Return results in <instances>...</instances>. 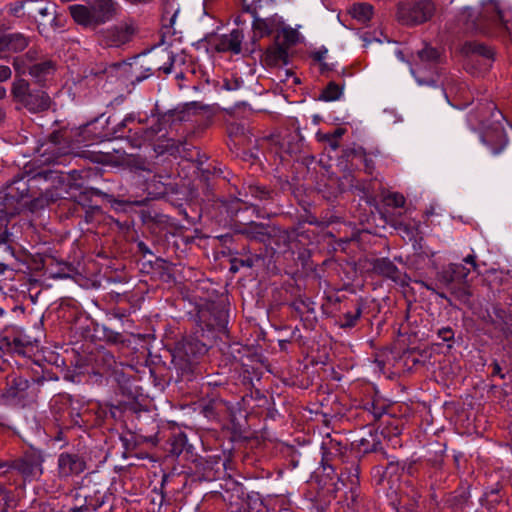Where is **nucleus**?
I'll return each mask as SVG.
<instances>
[{
    "label": "nucleus",
    "mask_w": 512,
    "mask_h": 512,
    "mask_svg": "<svg viewBox=\"0 0 512 512\" xmlns=\"http://www.w3.org/2000/svg\"><path fill=\"white\" fill-rule=\"evenodd\" d=\"M475 28L488 35L499 31L510 33L512 30V9L503 0H485L474 22Z\"/></svg>",
    "instance_id": "obj_1"
},
{
    "label": "nucleus",
    "mask_w": 512,
    "mask_h": 512,
    "mask_svg": "<svg viewBox=\"0 0 512 512\" xmlns=\"http://www.w3.org/2000/svg\"><path fill=\"white\" fill-rule=\"evenodd\" d=\"M68 9L78 25L96 28L114 19L119 5L115 0H86L85 4H74Z\"/></svg>",
    "instance_id": "obj_2"
},
{
    "label": "nucleus",
    "mask_w": 512,
    "mask_h": 512,
    "mask_svg": "<svg viewBox=\"0 0 512 512\" xmlns=\"http://www.w3.org/2000/svg\"><path fill=\"white\" fill-rule=\"evenodd\" d=\"M479 117L482 123L481 141L490 148L493 155L500 154L508 143L502 113L490 102L480 109Z\"/></svg>",
    "instance_id": "obj_3"
},
{
    "label": "nucleus",
    "mask_w": 512,
    "mask_h": 512,
    "mask_svg": "<svg viewBox=\"0 0 512 512\" xmlns=\"http://www.w3.org/2000/svg\"><path fill=\"white\" fill-rule=\"evenodd\" d=\"M11 96L19 107L25 108L30 113L47 111L52 103L47 92L42 89H32L29 82L23 78L13 81Z\"/></svg>",
    "instance_id": "obj_4"
},
{
    "label": "nucleus",
    "mask_w": 512,
    "mask_h": 512,
    "mask_svg": "<svg viewBox=\"0 0 512 512\" xmlns=\"http://www.w3.org/2000/svg\"><path fill=\"white\" fill-rule=\"evenodd\" d=\"M435 13V5L430 0H418L413 3L399 2L396 16L405 25H417L432 18Z\"/></svg>",
    "instance_id": "obj_5"
},
{
    "label": "nucleus",
    "mask_w": 512,
    "mask_h": 512,
    "mask_svg": "<svg viewBox=\"0 0 512 512\" xmlns=\"http://www.w3.org/2000/svg\"><path fill=\"white\" fill-rule=\"evenodd\" d=\"M44 457L38 450H30L22 457L12 462L15 469L25 481L39 479L43 474Z\"/></svg>",
    "instance_id": "obj_6"
},
{
    "label": "nucleus",
    "mask_w": 512,
    "mask_h": 512,
    "mask_svg": "<svg viewBox=\"0 0 512 512\" xmlns=\"http://www.w3.org/2000/svg\"><path fill=\"white\" fill-rule=\"evenodd\" d=\"M137 30L133 20H124L103 32V41L110 47H120L131 41Z\"/></svg>",
    "instance_id": "obj_7"
},
{
    "label": "nucleus",
    "mask_w": 512,
    "mask_h": 512,
    "mask_svg": "<svg viewBox=\"0 0 512 512\" xmlns=\"http://www.w3.org/2000/svg\"><path fill=\"white\" fill-rule=\"evenodd\" d=\"M53 173L51 171H41L29 177L26 182L19 181L17 189L21 191L22 197H36L37 193L34 189H39L41 192L48 191V182L52 178Z\"/></svg>",
    "instance_id": "obj_8"
},
{
    "label": "nucleus",
    "mask_w": 512,
    "mask_h": 512,
    "mask_svg": "<svg viewBox=\"0 0 512 512\" xmlns=\"http://www.w3.org/2000/svg\"><path fill=\"white\" fill-rule=\"evenodd\" d=\"M85 469V461L77 454L61 453L58 457V474L61 478L77 476Z\"/></svg>",
    "instance_id": "obj_9"
},
{
    "label": "nucleus",
    "mask_w": 512,
    "mask_h": 512,
    "mask_svg": "<svg viewBox=\"0 0 512 512\" xmlns=\"http://www.w3.org/2000/svg\"><path fill=\"white\" fill-rule=\"evenodd\" d=\"M15 70L19 74L29 73L30 76L35 78L38 82L45 80L55 70V64L51 60H43L38 63L30 65L27 69L22 65L20 58H16L13 62Z\"/></svg>",
    "instance_id": "obj_10"
},
{
    "label": "nucleus",
    "mask_w": 512,
    "mask_h": 512,
    "mask_svg": "<svg viewBox=\"0 0 512 512\" xmlns=\"http://www.w3.org/2000/svg\"><path fill=\"white\" fill-rule=\"evenodd\" d=\"M29 3L32 5L30 13L37 19L39 29L41 27L44 29L54 23L56 12L54 4L44 3L43 1H31Z\"/></svg>",
    "instance_id": "obj_11"
},
{
    "label": "nucleus",
    "mask_w": 512,
    "mask_h": 512,
    "mask_svg": "<svg viewBox=\"0 0 512 512\" xmlns=\"http://www.w3.org/2000/svg\"><path fill=\"white\" fill-rule=\"evenodd\" d=\"M28 39L21 33L0 35V52H20L28 46Z\"/></svg>",
    "instance_id": "obj_12"
},
{
    "label": "nucleus",
    "mask_w": 512,
    "mask_h": 512,
    "mask_svg": "<svg viewBox=\"0 0 512 512\" xmlns=\"http://www.w3.org/2000/svg\"><path fill=\"white\" fill-rule=\"evenodd\" d=\"M463 53L472 59L482 57L484 64L488 67L493 61L494 52L491 48L477 42H467L463 46Z\"/></svg>",
    "instance_id": "obj_13"
},
{
    "label": "nucleus",
    "mask_w": 512,
    "mask_h": 512,
    "mask_svg": "<svg viewBox=\"0 0 512 512\" xmlns=\"http://www.w3.org/2000/svg\"><path fill=\"white\" fill-rule=\"evenodd\" d=\"M476 260L477 256L472 253L463 259L464 264L451 263L453 270H455L456 277L458 278V283H465L471 271H478Z\"/></svg>",
    "instance_id": "obj_14"
},
{
    "label": "nucleus",
    "mask_w": 512,
    "mask_h": 512,
    "mask_svg": "<svg viewBox=\"0 0 512 512\" xmlns=\"http://www.w3.org/2000/svg\"><path fill=\"white\" fill-rule=\"evenodd\" d=\"M174 60L175 57L171 50L162 49L160 52L153 55V67L156 70L163 71L165 74H169L172 71Z\"/></svg>",
    "instance_id": "obj_15"
},
{
    "label": "nucleus",
    "mask_w": 512,
    "mask_h": 512,
    "mask_svg": "<svg viewBox=\"0 0 512 512\" xmlns=\"http://www.w3.org/2000/svg\"><path fill=\"white\" fill-rule=\"evenodd\" d=\"M373 269L376 273L387 277L393 281L400 280L401 273L396 265L387 258L378 259L373 265Z\"/></svg>",
    "instance_id": "obj_16"
},
{
    "label": "nucleus",
    "mask_w": 512,
    "mask_h": 512,
    "mask_svg": "<svg viewBox=\"0 0 512 512\" xmlns=\"http://www.w3.org/2000/svg\"><path fill=\"white\" fill-rule=\"evenodd\" d=\"M10 200L0 202V244L8 242L9 233L7 231V224L10 218L15 214L10 208Z\"/></svg>",
    "instance_id": "obj_17"
},
{
    "label": "nucleus",
    "mask_w": 512,
    "mask_h": 512,
    "mask_svg": "<svg viewBox=\"0 0 512 512\" xmlns=\"http://www.w3.org/2000/svg\"><path fill=\"white\" fill-rule=\"evenodd\" d=\"M242 40V32L238 29H234L228 35L223 37L221 44L224 50H229L235 54H238L241 52Z\"/></svg>",
    "instance_id": "obj_18"
},
{
    "label": "nucleus",
    "mask_w": 512,
    "mask_h": 512,
    "mask_svg": "<svg viewBox=\"0 0 512 512\" xmlns=\"http://www.w3.org/2000/svg\"><path fill=\"white\" fill-rule=\"evenodd\" d=\"M374 8L369 3H356L349 9L350 15L359 22L366 23L373 15Z\"/></svg>",
    "instance_id": "obj_19"
},
{
    "label": "nucleus",
    "mask_w": 512,
    "mask_h": 512,
    "mask_svg": "<svg viewBox=\"0 0 512 512\" xmlns=\"http://www.w3.org/2000/svg\"><path fill=\"white\" fill-rule=\"evenodd\" d=\"M343 94V87L336 84L335 82H330L326 88L322 91L319 99L330 102V101H336L340 99V97Z\"/></svg>",
    "instance_id": "obj_20"
},
{
    "label": "nucleus",
    "mask_w": 512,
    "mask_h": 512,
    "mask_svg": "<svg viewBox=\"0 0 512 512\" xmlns=\"http://www.w3.org/2000/svg\"><path fill=\"white\" fill-rule=\"evenodd\" d=\"M436 278L444 287H450L454 282H458L455 270H453L451 264L443 267L442 270L437 273Z\"/></svg>",
    "instance_id": "obj_21"
},
{
    "label": "nucleus",
    "mask_w": 512,
    "mask_h": 512,
    "mask_svg": "<svg viewBox=\"0 0 512 512\" xmlns=\"http://www.w3.org/2000/svg\"><path fill=\"white\" fill-rule=\"evenodd\" d=\"M362 315L361 306H357L354 311H348L339 320L341 328H352L356 325Z\"/></svg>",
    "instance_id": "obj_22"
},
{
    "label": "nucleus",
    "mask_w": 512,
    "mask_h": 512,
    "mask_svg": "<svg viewBox=\"0 0 512 512\" xmlns=\"http://www.w3.org/2000/svg\"><path fill=\"white\" fill-rule=\"evenodd\" d=\"M178 13H179L178 7L173 8L172 6H170V7H166L164 9L163 16H162L163 27L165 29H171L173 34L176 32L174 27H175Z\"/></svg>",
    "instance_id": "obj_23"
},
{
    "label": "nucleus",
    "mask_w": 512,
    "mask_h": 512,
    "mask_svg": "<svg viewBox=\"0 0 512 512\" xmlns=\"http://www.w3.org/2000/svg\"><path fill=\"white\" fill-rule=\"evenodd\" d=\"M417 57L422 64H430L436 61L439 53L433 47L425 46L417 52Z\"/></svg>",
    "instance_id": "obj_24"
},
{
    "label": "nucleus",
    "mask_w": 512,
    "mask_h": 512,
    "mask_svg": "<svg viewBox=\"0 0 512 512\" xmlns=\"http://www.w3.org/2000/svg\"><path fill=\"white\" fill-rule=\"evenodd\" d=\"M186 436L184 434H179L174 437L172 443H171V453L174 455H180L183 451V448L186 444Z\"/></svg>",
    "instance_id": "obj_25"
},
{
    "label": "nucleus",
    "mask_w": 512,
    "mask_h": 512,
    "mask_svg": "<svg viewBox=\"0 0 512 512\" xmlns=\"http://www.w3.org/2000/svg\"><path fill=\"white\" fill-rule=\"evenodd\" d=\"M253 29L258 31L261 36L264 34H269L271 31L270 24L267 22V20L259 17L254 18Z\"/></svg>",
    "instance_id": "obj_26"
},
{
    "label": "nucleus",
    "mask_w": 512,
    "mask_h": 512,
    "mask_svg": "<svg viewBox=\"0 0 512 512\" xmlns=\"http://www.w3.org/2000/svg\"><path fill=\"white\" fill-rule=\"evenodd\" d=\"M387 204L394 207H403L405 204V198L399 193H392L386 198Z\"/></svg>",
    "instance_id": "obj_27"
},
{
    "label": "nucleus",
    "mask_w": 512,
    "mask_h": 512,
    "mask_svg": "<svg viewBox=\"0 0 512 512\" xmlns=\"http://www.w3.org/2000/svg\"><path fill=\"white\" fill-rule=\"evenodd\" d=\"M248 189L249 193L255 198L264 199L268 196V191L263 187L257 185H250Z\"/></svg>",
    "instance_id": "obj_28"
},
{
    "label": "nucleus",
    "mask_w": 512,
    "mask_h": 512,
    "mask_svg": "<svg viewBox=\"0 0 512 512\" xmlns=\"http://www.w3.org/2000/svg\"><path fill=\"white\" fill-rule=\"evenodd\" d=\"M194 347L197 348V352L199 353L202 352L204 348L203 345H199L198 343H192L190 341H186L182 344V349L184 350L187 356H189L190 354H195Z\"/></svg>",
    "instance_id": "obj_29"
},
{
    "label": "nucleus",
    "mask_w": 512,
    "mask_h": 512,
    "mask_svg": "<svg viewBox=\"0 0 512 512\" xmlns=\"http://www.w3.org/2000/svg\"><path fill=\"white\" fill-rule=\"evenodd\" d=\"M284 39L289 44H294L298 40V32L292 28H284L282 30Z\"/></svg>",
    "instance_id": "obj_30"
},
{
    "label": "nucleus",
    "mask_w": 512,
    "mask_h": 512,
    "mask_svg": "<svg viewBox=\"0 0 512 512\" xmlns=\"http://www.w3.org/2000/svg\"><path fill=\"white\" fill-rule=\"evenodd\" d=\"M317 138L319 141H325L329 144L332 150H337L339 147V142L330 135V133L325 134H317Z\"/></svg>",
    "instance_id": "obj_31"
},
{
    "label": "nucleus",
    "mask_w": 512,
    "mask_h": 512,
    "mask_svg": "<svg viewBox=\"0 0 512 512\" xmlns=\"http://www.w3.org/2000/svg\"><path fill=\"white\" fill-rule=\"evenodd\" d=\"M24 5V2H16L14 4L9 5V13L13 16L20 17L22 15Z\"/></svg>",
    "instance_id": "obj_32"
},
{
    "label": "nucleus",
    "mask_w": 512,
    "mask_h": 512,
    "mask_svg": "<svg viewBox=\"0 0 512 512\" xmlns=\"http://www.w3.org/2000/svg\"><path fill=\"white\" fill-rule=\"evenodd\" d=\"M411 73L414 75V77L416 78L417 82L422 85V84H432L433 81H424L422 78H420V73L422 71V67L420 64H416L415 67H411Z\"/></svg>",
    "instance_id": "obj_33"
},
{
    "label": "nucleus",
    "mask_w": 512,
    "mask_h": 512,
    "mask_svg": "<svg viewBox=\"0 0 512 512\" xmlns=\"http://www.w3.org/2000/svg\"><path fill=\"white\" fill-rule=\"evenodd\" d=\"M12 75V71L10 67L5 65H0V83L7 81Z\"/></svg>",
    "instance_id": "obj_34"
},
{
    "label": "nucleus",
    "mask_w": 512,
    "mask_h": 512,
    "mask_svg": "<svg viewBox=\"0 0 512 512\" xmlns=\"http://www.w3.org/2000/svg\"><path fill=\"white\" fill-rule=\"evenodd\" d=\"M268 56L273 57V60L277 61L283 59L286 56V51L282 48H278L271 52Z\"/></svg>",
    "instance_id": "obj_35"
},
{
    "label": "nucleus",
    "mask_w": 512,
    "mask_h": 512,
    "mask_svg": "<svg viewBox=\"0 0 512 512\" xmlns=\"http://www.w3.org/2000/svg\"><path fill=\"white\" fill-rule=\"evenodd\" d=\"M363 162H364V165H365V168H366V171L368 173H372L373 169H374V162H373V159L372 157L368 156V155H364L363 156Z\"/></svg>",
    "instance_id": "obj_36"
},
{
    "label": "nucleus",
    "mask_w": 512,
    "mask_h": 512,
    "mask_svg": "<svg viewBox=\"0 0 512 512\" xmlns=\"http://www.w3.org/2000/svg\"><path fill=\"white\" fill-rule=\"evenodd\" d=\"M3 500L5 501V506L6 507H14L15 506L14 499H13L12 494L10 492L3 491Z\"/></svg>",
    "instance_id": "obj_37"
},
{
    "label": "nucleus",
    "mask_w": 512,
    "mask_h": 512,
    "mask_svg": "<svg viewBox=\"0 0 512 512\" xmlns=\"http://www.w3.org/2000/svg\"><path fill=\"white\" fill-rule=\"evenodd\" d=\"M58 512H88V507L85 504H82L68 509H62Z\"/></svg>",
    "instance_id": "obj_38"
},
{
    "label": "nucleus",
    "mask_w": 512,
    "mask_h": 512,
    "mask_svg": "<svg viewBox=\"0 0 512 512\" xmlns=\"http://www.w3.org/2000/svg\"><path fill=\"white\" fill-rule=\"evenodd\" d=\"M492 367H493V375H497L499 376L501 379H504L505 378V375L501 372V367L499 365L498 362L494 361L492 363Z\"/></svg>",
    "instance_id": "obj_39"
},
{
    "label": "nucleus",
    "mask_w": 512,
    "mask_h": 512,
    "mask_svg": "<svg viewBox=\"0 0 512 512\" xmlns=\"http://www.w3.org/2000/svg\"><path fill=\"white\" fill-rule=\"evenodd\" d=\"M11 468H12V463L9 464L8 462L0 461V477L4 476Z\"/></svg>",
    "instance_id": "obj_40"
},
{
    "label": "nucleus",
    "mask_w": 512,
    "mask_h": 512,
    "mask_svg": "<svg viewBox=\"0 0 512 512\" xmlns=\"http://www.w3.org/2000/svg\"><path fill=\"white\" fill-rule=\"evenodd\" d=\"M344 133L345 130L343 128H337L333 133H330V135L333 136V138L338 141V139L342 137Z\"/></svg>",
    "instance_id": "obj_41"
},
{
    "label": "nucleus",
    "mask_w": 512,
    "mask_h": 512,
    "mask_svg": "<svg viewBox=\"0 0 512 512\" xmlns=\"http://www.w3.org/2000/svg\"><path fill=\"white\" fill-rule=\"evenodd\" d=\"M440 335H442V338L447 341L452 337V331L451 329H445L443 331H440Z\"/></svg>",
    "instance_id": "obj_42"
},
{
    "label": "nucleus",
    "mask_w": 512,
    "mask_h": 512,
    "mask_svg": "<svg viewBox=\"0 0 512 512\" xmlns=\"http://www.w3.org/2000/svg\"><path fill=\"white\" fill-rule=\"evenodd\" d=\"M419 283H420L422 286H424L426 289H428V290H430V291H432V292H436L435 288H434L432 285L427 284V283H425V282H423V281H419Z\"/></svg>",
    "instance_id": "obj_43"
},
{
    "label": "nucleus",
    "mask_w": 512,
    "mask_h": 512,
    "mask_svg": "<svg viewBox=\"0 0 512 512\" xmlns=\"http://www.w3.org/2000/svg\"><path fill=\"white\" fill-rule=\"evenodd\" d=\"M126 1L131 4H143V3H148L151 0H126Z\"/></svg>",
    "instance_id": "obj_44"
},
{
    "label": "nucleus",
    "mask_w": 512,
    "mask_h": 512,
    "mask_svg": "<svg viewBox=\"0 0 512 512\" xmlns=\"http://www.w3.org/2000/svg\"><path fill=\"white\" fill-rule=\"evenodd\" d=\"M7 96V91L3 86H0V100L4 99Z\"/></svg>",
    "instance_id": "obj_45"
},
{
    "label": "nucleus",
    "mask_w": 512,
    "mask_h": 512,
    "mask_svg": "<svg viewBox=\"0 0 512 512\" xmlns=\"http://www.w3.org/2000/svg\"><path fill=\"white\" fill-rule=\"evenodd\" d=\"M363 41L365 42V45L371 44L373 42V39L370 38L367 34L363 35Z\"/></svg>",
    "instance_id": "obj_46"
},
{
    "label": "nucleus",
    "mask_w": 512,
    "mask_h": 512,
    "mask_svg": "<svg viewBox=\"0 0 512 512\" xmlns=\"http://www.w3.org/2000/svg\"><path fill=\"white\" fill-rule=\"evenodd\" d=\"M5 119V111L0 108V123Z\"/></svg>",
    "instance_id": "obj_47"
},
{
    "label": "nucleus",
    "mask_w": 512,
    "mask_h": 512,
    "mask_svg": "<svg viewBox=\"0 0 512 512\" xmlns=\"http://www.w3.org/2000/svg\"><path fill=\"white\" fill-rule=\"evenodd\" d=\"M397 468L398 467L396 465H394L392 462L389 464V467H388V469H391L393 471L397 470Z\"/></svg>",
    "instance_id": "obj_48"
},
{
    "label": "nucleus",
    "mask_w": 512,
    "mask_h": 512,
    "mask_svg": "<svg viewBox=\"0 0 512 512\" xmlns=\"http://www.w3.org/2000/svg\"><path fill=\"white\" fill-rule=\"evenodd\" d=\"M129 120H130L129 118H125V119L120 123V127H124V126H126V123H127Z\"/></svg>",
    "instance_id": "obj_49"
},
{
    "label": "nucleus",
    "mask_w": 512,
    "mask_h": 512,
    "mask_svg": "<svg viewBox=\"0 0 512 512\" xmlns=\"http://www.w3.org/2000/svg\"><path fill=\"white\" fill-rule=\"evenodd\" d=\"M440 92H441V94H442V95H443V96L448 100V98H447V96H446L445 91H444L443 89H441V91H440Z\"/></svg>",
    "instance_id": "obj_50"
},
{
    "label": "nucleus",
    "mask_w": 512,
    "mask_h": 512,
    "mask_svg": "<svg viewBox=\"0 0 512 512\" xmlns=\"http://www.w3.org/2000/svg\"><path fill=\"white\" fill-rule=\"evenodd\" d=\"M8 508H9V507H4V508L1 510V512H9V511H8Z\"/></svg>",
    "instance_id": "obj_51"
},
{
    "label": "nucleus",
    "mask_w": 512,
    "mask_h": 512,
    "mask_svg": "<svg viewBox=\"0 0 512 512\" xmlns=\"http://www.w3.org/2000/svg\"><path fill=\"white\" fill-rule=\"evenodd\" d=\"M441 298H446L445 294L443 293H437Z\"/></svg>",
    "instance_id": "obj_52"
},
{
    "label": "nucleus",
    "mask_w": 512,
    "mask_h": 512,
    "mask_svg": "<svg viewBox=\"0 0 512 512\" xmlns=\"http://www.w3.org/2000/svg\"><path fill=\"white\" fill-rule=\"evenodd\" d=\"M427 214L432 215V214H434V211L433 210L427 211Z\"/></svg>",
    "instance_id": "obj_53"
}]
</instances>
